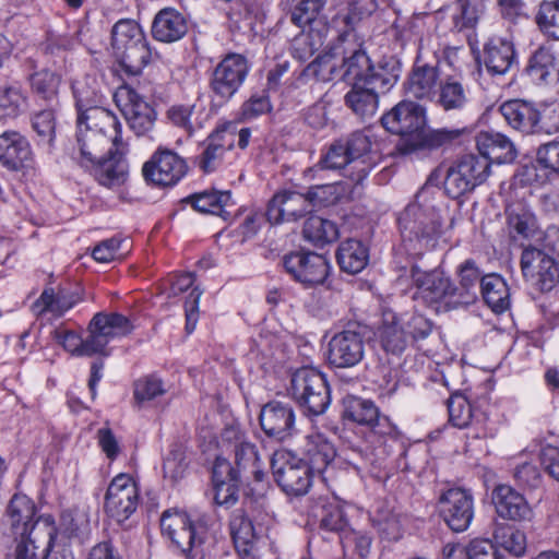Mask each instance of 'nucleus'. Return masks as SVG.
Returning a JSON list of instances; mask_svg holds the SVG:
<instances>
[{
  "instance_id": "4be33fe9",
  "label": "nucleus",
  "mask_w": 559,
  "mask_h": 559,
  "mask_svg": "<svg viewBox=\"0 0 559 559\" xmlns=\"http://www.w3.org/2000/svg\"><path fill=\"white\" fill-rule=\"evenodd\" d=\"M496 513L503 520L512 522H531L534 511L524 495L510 485H497L491 492Z\"/></svg>"
},
{
  "instance_id": "37998d69",
  "label": "nucleus",
  "mask_w": 559,
  "mask_h": 559,
  "mask_svg": "<svg viewBox=\"0 0 559 559\" xmlns=\"http://www.w3.org/2000/svg\"><path fill=\"white\" fill-rule=\"evenodd\" d=\"M314 368L302 367L295 371L292 378L290 392L293 399L304 408V413L310 419L314 411L310 405V399L313 395Z\"/></svg>"
},
{
  "instance_id": "bf43d9fd",
  "label": "nucleus",
  "mask_w": 559,
  "mask_h": 559,
  "mask_svg": "<svg viewBox=\"0 0 559 559\" xmlns=\"http://www.w3.org/2000/svg\"><path fill=\"white\" fill-rule=\"evenodd\" d=\"M134 399L138 403H146L166 393L163 381L156 376L143 377L134 383Z\"/></svg>"
},
{
  "instance_id": "5701e85b",
  "label": "nucleus",
  "mask_w": 559,
  "mask_h": 559,
  "mask_svg": "<svg viewBox=\"0 0 559 559\" xmlns=\"http://www.w3.org/2000/svg\"><path fill=\"white\" fill-rule=\"evenodd\" d=\"M287 457V454L280 453L274 460H271L274 479L287 495L302 496L308 492L311 486V468L300 460L299 464L294 467L288 466V471L284 473L280 469V465L285 464Z\"/></svg>"
},
{
  "instance_id": "aec40b11",
  "label": "nucleus",
  "mask_w": 559,
  "mask_h": 559,
  "mask_svg": "<svg viewBox=\"0 0 559 559\" xmlns=\"http://www.w3.org/2000/svg\"><path fill=\"white\" fill-rule=\"evenodd\" d=\"M344 418L370 428L380 436L391 435L394 426L390 418L381 416L378 406L371 400H365L358 396H347L344 399Z\"/></svg>"
},
{
  "instance_id": "49530a36",
  "label": "nucleus",
  "mask_w": 559,
  "mask_h": 559,
  "mask_svg": "<svg viewBox=\"0 0 559 559\" xmlns=\"http://www.w3.org/2000/svg\"><path fill=\"white\" fill-rule=\"evenodd\" d=\"M507 219L510 231L523 238L533 237L538 229L535 214L523 204L511 205L507 210Z\"/></svg>"
},
{
  "instance_id": "dca6fc26",
  "label": "nucleus",
  "mask_w": 559,
  "mask_h": 559,
  "mask_svg": "<svg viewBox=\"0 0 559 559\" xmlns=\"http://www.w3.org/2000/svg\"><path fill=\"white\" fill-rule=\"evenodd\" d=\"M53 533V518L49 514L40 515L29 533L10 536L13 539L10 559H44L45 545Z\"/></svg>"
},
{
  "instance_id": "b1692460",
  "label": "nucleus",
  "mask_w": 559,
  "mask_h": 559,
  "mask_svg": "<svg viewBox=\"0 0 559 559\" xmlns=\"http://www.w3.org/2000/svg\"><path fill=\"white\" fill-rule=\"evenodd\" d=\"M412 278L416 287V298L439 310L444 308L447 289L450 287V277L437 270L421 272L416 266L412 269Z\"/></svg>"
},
{
  "instance_id": "a19ab883",
  "label": "nucleus",
  "mask_w": 559,
  "mask_h": 559,
  "mask_svg": "<svg viewBox=\"0 0 559 559\" xmlns=\"http://www.w3.org/2000/svg\"><path fill=\"white\" fill-rule=\"evenodd\" d=\"M462 134L460 129H438L429 132L423 130L415 141L406 142L403 146V154H408L417 150H437L452 144Z\"/></svg>"
},
{
  "instance_id": "0eeeda50",
  "label": "nucleus",
  "mask_w": 559,
  "mask_h": 559,
  "mask_svg": "<svg viewBox=\"0 0 559 559\" xmlns=\"http://www.w3.org/2000/svg\"><path fill=\"white\" fill-rule=\"evenodd\" d=\"M558 258L559 235L552 240L547 235L542 248H524L520 262L524 278L540 292L551 290L559 282Z\"/></svg>"
},
{
  "instance_id": "f3484780",
  "label": "nucleus",
  "mask_w": 559,
  "mask_h": 559,
  "mask_svg": "<svg viewBox=\"0 0 559 559\" xmlns=\"http://www.w3.org/2000/svg\"><path fill=\"white\" fill-rule=\"evenodd\" d=\"M186 173V160L166 148H158L143 166L145 179L158 186H174Z\"/></svg>"
},
{
  "instance_id": "c9c22d12",
  "label": "nucleus",
  "mask_w": 559,
  "mask_h": 559,
  "mask_svg": "<svg viewBox=\"0 0 559 559\" xmlns=\"http://www.w3.org/2000/svg\"><path fill=\"white\" fill-rule=\"evenodd\" d=\"M187 32L185 17L174 9H164L157 13L152 25L155 39L173 43L180 39Z\"/></svg>"
},
{
  "instance_id": "412c9836",
  "label": "nucleus",
  "mask_w": 559,
  "mask_h": 559,
  "mask_svg": "<svg viewBox=\"0 0 559 559\" xmlns=\"http://www.w3.org/2000/svg\"><path fill=\"white\" fill-rule=\"evenodd\" d=\"M440 81L439 60L435 57L432 62L423 59V45H419L418 53L409 73L406 91L408 95L417 99H433Z\"/></svg>"
},
{
  "instance_id": "4468645a",
  "label": "nucleus",
  "mask_w": 559,
  "mask_h": 559,
  "mask_svg": "<svg viewBox=\"0 0 559 559\" xmlns=\"http://www.w3.org/2000/svg\"><path fill=\"white\" fill-rule=\"evenodd\" d=\"M439 516L453 532H464L474 518L473 495L463 488L442 491L437 501Z\"/></svg>"
},
{
  "instance_id": "c03bdc74",
  "label": "nucleus",
  "mask_w": 559,
  "mask_h": 559,
  "mask_svg": "<svg viewBox=\"0 0 559 559\" xmlns=\"http://www.w3.org/2000/svg\"><path fill=\"white\" fill-rule=\"evenodd\" d=\"M526 71L534 82H544L551 72L558 71L552 45L540 46L530 58Z\"/></svg>"
},
{
  "instance_id": "7c9ffc66",
  "label": "nucleus",
  "mask_w": 559,
  "mask_h": 559,
  "mask_svg": "<svg viewBox=\"0 0 559 559\" xmlns=\"http://www.w3.org/2000/svg\"><path fill=\"white\" fill-rule=\"evenodd\" d=\"M499 111L504 121L515 131L525 135L535 134L538 121V108L530 102L512 99L504 102Z\"/></svg>"
},
{
  "instance_id": "393cba45",
  "label": "nucleus",
  "mask_w": 559,
  "mask_h": 559,
  "mask_svg": "<svg viewBox=\"0 0 559 559\" xmlns=\"http://www.w3.org/2000/svg\"><path fill=\"white\" fill-rule=\"evenodd\" d=\"M260 425L267 437L284 441L294 431V411L287 404L270 402L260 412Z\"/></svg>"
},
{
  "instance_id": "774afa93",
  "label": "nucleus",
  "mask_w": 559,
  "mask_h": 559,
  "mask_svg": "<svg viewBox=\"0 0 559 559\" xmlns=\"http://www.w3.org/2000/svg\"><path fill=\"white\" fill-rule=\"evenodd\" d=\"M468 559H499L496 546L486 538H475L465 547Z\"/></svg>"
},
{
  "instance_id": "bb28decb",
  "label": "nucleus",
  "mask_w": 559,
  "mask_h": 559,
  "mask_svg": "<svg viewBox=\"0 0 559 559\" xmlns=\"http://www.w3.org/2000/svg\"><path fill=\"white\" fill-rule=\"evenodd\" d=\"M528 182L544 185L559 177V141L540 144L536 151L535 160L524 168Z\"/></svg>"
},
{
  "instance_id": "ddd939ff",
  "label": "nucleus",
  "mask_w": 559,
  "mask_h": 559,
  "mask_svg": "<svg viewBox=\"0 0 559 559\" xmlns=\"http://www.w3.org/2000/svg\"><path fill=\"white\" fill-rule=\"evenodd\" d=\"M73 97L78 111V120H92L95 124L115 127L117 117L110 110L100 106L103 96L93 78H83L72 83Z\"/></svg>"
},
{
  "instance_id": "6e6552de",
  "label": "nucleus",
  "mask_w": 559,
  "mask_h": 559,
  "mask_svg": "<svg viewBox=\"0 0 559 559\" xmlns=\"http://www.w3.org/2000/svg\"><path fill=\"white\" fill-rule=\"evenodd\" d=\"M163 534L182 551H188L190 559H205V528L192 524L183 511H165L160 519Z\"/></svg>"
},
{
  "instance_id": "7ed1b4c3",
  "label": "nucleus",
  "mask_w": 559,
  "mask_h": 559,
  "mask_svg": "<svg viewBox=\"0 0 559 559\" xmlns=\"http://www.w3.org/2000/svg\"><path fill=\"white\" fill-rule=\"evenodd\" d=\"M438 190L421 187L414 202L399 215L397 223L401 246L406 254L421 258L440 248L442 242V202L438 200Z\"/></svg>"
},
{
  "instance_id": "c85d7f7f",
  "label": "nucleus",
  "mask_w": 559,
  "mask_h": 559,
  "mask_svg": "<svg viewBox=\"0 0 559 559\" xmlns=\"http://www.w3.org/2000/svg\"><path fill=\"white\" fill-rule=\"evenodd\" d=\"M36 512L34 502L25 495L16 493L7 508L3 520L4 533L8 536L23 535L33 530Z\"/></svg>"
},
{
  "instance_id": "79ce46f5",
  "label": "nucleus",
  "mask_w": 559,
  "mask_h": 559,
  "mask_svg": "<svg viewBox=\"0 0 559 559\" xmlns=\"http://www.w3.org/2000/svg\"><path fill=\"white\" fill-rule=\"evenodd\" d=\"M340 267L349 274L362 271L369 259L367 247L359 240L348 239L341 243L337 253Z\"/></svg>"
},
{
  "instance_id": "20e7f679",
  "label": "nucleus",
  "mask_w": 559,
  "mask_h": 559,
  "mask_svg": "<svg viewBox=\"0 0 559 559\" xmlns=\"http://www.w3.org/2000/svg\"><path fill=\"white\" fill-rule=\"evenodd\" d=\"M489 176L488 160L474 154H467L445 166L435 168L423 187L432 190L443 185L444 192L451 199H459L472 192Z\"/></svg>"
},
{
  "instance_id": "13d9d810",
  "label": "nucleus",
  "mask_w": 559,
  "mask_h": 559,
  "mask_svg": "<svg viewBox=\"0 0 559 559\" xmlns=\"http://www.w3.org/2000/svg\"><path fill=\"white\" fill-rule=\"evenodd\" d=\"M449 421L460 429L466 428L472 420V405L463 395L455 394L448 400Z\"/></svg>"
},
{
  "instance_id": "338daca9",
  "label": "nucleus",
  "mask_w": 559,
  "mask_h": 559,
  "mask_svg": "<svg viewBox=\"0 0 559 559\" xmlns=\"http://www.w3.org/2000/svg\"><path fill=\"white\" fill-rule=\"evenodd\" d=\"M344 526L343 511L337 504L322 506L321 530L337 534Z\"/></svg>"
},
{
  "instance_id": "864d4df0",
  "label": "nucleus",
  "mask_w": 559,
  "mask_h": 559,
  "mask_svg": "<svg viewBox=\"0 0 559 559\" xmlns=\"http://www.w3.org/2000/svg\"><path fill=\"white\" fill-rule=\"evenodd\" d=\"M496 542L507 551L514 556H521L526 548V536L524 532L512 526H501L495 531Z\"/></svg>"
},
{
  "instance_id": "69168bd1",
  "label": "nucleus",
  "mask_w": 559,
  "mask_h": 559,
  "mask_svg": "<svg viewBox=\"0 0 559 559\" xmlns=\"http://www.w3.org/2000/svg\"><path fill=\"white\" fill-rule=\"evenodd\" d=\"M460 9L461 13L455 19L456 25L460 26V28L463 27H473L478 19L479 15L484 11V5L480 0H460Z\"/></svg>"
},
{
  "instance_id": "8fccbe9b",
  "label": "nucleus",
  "mask_w": 559,
  "mask_h": 559,
  "mask_svg": "<svg viewBox=\"0 0 559 559\" xmlns=\"http://www.w3.org/2000/svg\"><path fill=\"white\" fill-rule=\"evenodd\" d=\"M52 338L72 356H93L94 350L90 337L83 340L79 333L59 326L52 332Z\"/></svg>"
},
{
  "instance_id": "09e8293b",
  "label": "nucleus",
  "mask_w": 559,
  "mask_h": 559,
  "mask_svg": "<svg viewBox=\"0 0 559 559\" xmlns=\"http://www.w3.org/2000/svg\"><path fill=\"white\" fill-rule=\"evenodd\" d=\"M311 252H294L284 260L286 271L305 287H311L314 280V264Z\"/></svg>"
},
{
  "instance_id": "f8f14e48",
  "label": "nucleus",
  "mask_w": 559,
  "mask_h": 559,
  "mask_svg": "<svg viewBox=\"0 0 559 559\" xmlns=\"http://www.w3.org/2000/svg\"><path fill=\"white\" fill-rule=\"evenodd\" d=\"M424 108L411 100H403L382 116L381 123L389 132L402 136L399 150L403 154L406 142L415 141L425 127Z\"/></svg>"
},
{
  "instance_id": "f03ea898",
  "label": "nucleus",
  "mask_w": 559,
  "mask_h": 559,
  "mask_svg": "<svg viewBox=\"0 0 559 559\" xmlns=\"http://www.w3.org/2000/svg\"><path fill=\"white\" fill-rule=\"evenodd\" d=\"M126 145L121 139V123L115 127L78 120L76 145L73 158L105 187L122 185L128 176L123 160Z\"/></svg>"
},
{
  "instance_id": "c756f323",
  "label": "nucleus",
  "mask_w": 559,
  "mask_h": 559,
  "mask_svg": "<svg viewBox=\"0 0 559 559\" xmlns=\"http://www.w3.org/2000/svg\"><path fill=\"white\" fill-rule=\"evenodd\" d=\"M56 537L68 545L84 544L91 537L92 527L88 512L84 509H72L61 514L59 524L56 525Z\"/></svg>"
},
{
  "instance_id": "39448f33",
  "label": "nucleus",
  "mask_w": 559,
  "mask_h": 559,
  "mask_svg": "<svg viewBox=\"0 0 559 559\" xmlns=\"http://www.w3.org/2000/svg\"><path fill=\"white\" fill-rule=\"evenodd\" d=\"M314 190L294 185L274 193L267 204L266 217L273 225L297 222L305 218L302 227L304 239L312 242L314 239Z\"/></svg>"
},
{
  "instance_id": "5fc2aeb1",
  "label": "nucleus",
  "mask_w": 559,
  "mask_h": 559,
  "mask_svg": "<svg viewBox=\"0 0 559 559\" xmlns=\"http://www.w3.org/2000/svg\"><path fill=\"white\" fill-rule=\"evenodd\" d=\"M322 169H342L348 167L350 176L354 178L356 173H353V164L347 155L346 147L342 141L332 143L319 162Z\"/></svg>"
},
{
  "instance_id": "2f4dec72",
  "label": "nucleus",
  "mask_w": 559,
  "mask_h": 559,
  "mask_svg": "<svg viewBox=\"0 0 559 559\" xmlns=\"http://www.w3.org/2000/svg\"><path fill=\"white\" fill-rule=\"evenodd\" d=\"M32 160L28 141L19 132L5 131L0 134V163L8 169L19 170Z\"/></svg>"
},
{
  "instance_id": "ea45409f",
  "label": "nucleus",
  "mask_w": 559,
  "mask_h": 559,
  "mask_svg": "<svg viewBox=\"0 0 559 559\" xmlns=\"http://www.w3.org/2000/svg\"><path fill=\"white\" fill-rule=\"evenodd\" d=\"M471 103V91L454 76H449L439 84L437 104L445 111L464 110Z\"/></svg>"
},
{
  "instance_id": "e433bc0d",
  "label": "nucleus",
  "mask_w": 559,
  "mask_h": 559,
  "mask_svg": "<svg viewBox=\"0 0 559 559\" xmlns=\"http://www.w3.org/2000/svg\"><path fill=\"white\" fill-rule=\"evenodd\" d=\"M82 300L79 292L60 290L55 295L52 289H45L40 297L34 302L33 311L40 316L51 313L60 317Z\"/></svg>"
},
{
  "instance_id": "0e129e2a",
  "label": "nucleus",
  "mask_w": 559,
  "mask_h": 559,
  "mask_svg": "<svg viewBox=\"0 0 559 559\" xmlns=\"http://www.w3.org/2000/svg\"><path fill=\"white\" fill-rule=\"evenodd\" d=\"M476 300V297H474L468 289H464L460 284L455 285L450 278V287L447 289L443 309L451 310L466 307L473 305Z\"/></svg>"
},
{
  "instance_id": "3c124183",
  "label": "nucleus",
  "mask_w": 559,
  "mask_h": 559,
  "mask_svg": "<svg viewBox=\"0 0 559 559\" xmlns=\"http://www.w3.org/2000/svg\"><path fill=\"white\" fill-rule=\"evenodd\" d=\"M235 461L239 468L249 471L255 480L264 478V472L260 467V457L257 447L248 441L240 442L235 449Z\"/></svg>"
},
{
  "instance_id": "423d86ee",
  "label": "nucleus",
  "mask_w": 559,
  "mask_h": 559,
  "mask_svg": "<svg viewBox=\"0 0 559 559\" xmlns=\"http://www.w3.org/2000/svg\"><path fill=\"white\" fill-rule=\"evenodd\" d=\"M111 46L119 71L128 76L139 75L151 60L143 29L133 20H120L114 25Z\"/></svg>"
},
{
  "instance_id": "4c0bfd02",
  "label": "nucleus",
  "mask_w": 559,
  "mask_h": 559,
  "mask_svg": "<svg viewBox=\"0 0 559 559\" xmlns=\"http://www.w3.org/2000/svg\"><path fill=\"white\" fill-rule=\"evenodd\" d=\"M480 294L486 305L495 312L502 313L510 308V289L502 276L490 273L481 277Z\"/></svg>"
},
{
  "instance_id": "2eb2a0df",
  "label": "nucleus",
  "mask_w": 559,
  "mask_h": 559,
  "mask_svg": "<svg viewBox=\"0 0 559 559\" xmlns=\"http://www.w3.org/2000/svg\"><path fill=\"white\" fill-rule=\"evenodd\" d=\"M139 504V488L134 478L126 473L116 475L105 496L106 513L118 522L128 520Z\"/></svg>"
},
{
  "instance_id": "473e14b6",
  "label": "nucleus",
  "mask_w": 559,
  "mask_h": 559,
  "mask_svg": "<svg viewBox=\"0 0 559 559\" xmlns=\"http://www.w3.org/2000/svg\"><path fill=\"white\" fill-rule=\"evenodd\" d=\"M479 157L497 164L512 163L516 158V150L512 141L498 132H480L477 136Z\"/></svg>"
},
{
  "instance_id": "a211bd4d",
  "label": "nucleus",
  "mask_w": 559,
  "mask_h": 559,
  "mask_svg": "<svg viewBox=\"0 0 559 559\" xmlns=\"http://www.w3.org/2000/svg\"><path fill=\"white\" fill-rule=\"evenodd\" d=\"M133 330L130 320L119 313H96L88 324V337L94 354H106L107 345Z\"/></svg>"
},
{
  "instance_id": "cd10ccee",
  "label": "nucleus",
  "mask_w": 559,
  "mask_h": 559,
  "mask_svg": "<svg viewBox=\"0 0 559 559\" xmlns=\"http://www.w3.org/2000/svg\"><path fill=\"white\" fill-rule=\"evenodd\" d=\"M353 164L354 180L360 182L378 162V154L371 150V140L364 132H354L343 142Z\"/></svg>"
},
{
  "instance_id": "052dcab7",
  "label": "nucleus",
  "mask_w": 559,
  "mask_h": 559,
  "mask_svg": "<svg viewBox=\"0 0 559 559\" xmlns=\"http://www.w3.org/2000/svg\"><path fill=\"white\" fill-rule=\"evenodd\" d=\"M459 283L464 289H468L476 299L478 298V283L481 287L483 272L473 259L462 262L457 269Z\"/></svg>"
},
{
  "instance_id": "72a5a7b5",
  "label": "nucleus",
  "mask_w": 559,
  "mask_h": 559,
  "mask_svg": "<svg viewBox=\"0 0 559 559\" xmlns=\"http://www.w3.org/2000/svg\"><path fill=\"white\" fill-rule=\"evenodd\" d=\"M170 293L174 296L183 294L191 288L185 301L186 311V330L188 333H192L197 326L199 319V302L202 296V290L194 286V276L192 273H180L175 274L169 278Z\"/></svg>"
},
{
  "instance_id": "4d7b16f0",
  "label": "nucleus",
  "mask_w": 559,
  "mask_h": 559,
  "mask_svg": "<svg viewBox=\"0 0 559 559\" xmlns=\"http://www.w3.org/2000/svg\"><path fill=\"white\" fill-rule=\"evenodd\" d=\"M382 348L393 355L402 354L407 346L406 332L396 323L384 324L380 332Z\"/></svg>"
},
{
  "instance_id": "f257e3e1",
  "label": "nucleus",
  "mask_w": 559,
  "mask_h": 559,
  "mask_svg": "<svg viewBox=\"0 0 559 559\" xmlns=\"http://www.w3.org/2000/svg\"><path fill=\"white\" fill-rule=\"evenodd\" d=\"M335 56V49H332L317 57V80L326 82L340 74L350 85L344 96L346 106L362 119L374 116L380 94L389 92L397 82V62L391 60L374 66L364 50L357 49L348 58L342 59L338 69Z\"/></svg>"
},
{
  "instance_id": "a878e982",
  "label": "nucleus",
  "mask_w": 559,
  "mask_h": 559,
  "mask_svg": "<svg viewBox=\"0 0 559 559\" xmlns=\"http://www.w3.org/2000/svg\"><path fill=\"white\" fill-rule=\"evenodd\" d=\"M481 62L491 75H504L516 63V52L512 40L493 36L484 45Z\"/></svg>"
},
{
  "instance_id": "f704fd0d",
  "label": "nucleus",
  "mask_w": 559,
  "mask_h": 559,
  "mask_svg": "<svg viewBox=\"0 0 559 559\" xmlns=\"http://www.w3.org/2000/svg\"><path fill=\"white\" fill-rule=\"evenodd\" d=\"M213 483L217 504H233L237 501V474L225 459L217 457L213 467Z\"/></svg>"
},
{
  "instance_id": "1a4fd4ad",
  "label": "nucleus",
  "mask_w": 559,
  "mask_h": 559,
  "mask_svg": "<svg viewBox=\"0 0 559 559\" xmlns=\"http://www.w3.org/2000/svg\"><path fill=\"white\" fill-rule=\"evenodd\" d=\"M370 330L364 324H349L347 329L335 334L329 342L326 358L336 368L357 365L364 357L365 341Z\"/></svg>"
},
{
  "instance_id": "6ab92c4d",
  "label": "nucleus",
  "mask_w": 559,
  "mask_h": 559,
  "mask_svg": "<svg viewBox=\"0 0 559 559\" xmlns=\"http://www.w3.org/2000/svg\"><path fill=\"white\" fill-rule=\"evenodd\" d=\"M236 133L237 123L226 121L209 135L199 159V166L204 173H213L223 164L225 154L235 146Z\"/></svg>"
},
{
  "instance_id": "603ef678",
  "label": "nucleus",
  "mask_w": 559,
  "mask_h": 559,
  "mask_svg": "<svg viewBox=\"0 0 559 559\" xmlns=\"http://www.w3.org/2000/svg\"><path fill=\"white\" fill-rule=\"evenodd\" d=\"M60 82V75L47 69L36 71L29 76L32 90L46 99L57 95Z\"/></svg>"
},
{
  "instance_id": "58836bf2",
  "label": "nucleus",
  "mask_w": 559,
  "mask_h": 559,
  "mask_svg": "<svg viewBox=\"0 0 559 559\" xmlns=\"http://www.w3.org/2000/svg\"><path fill=\"white\" fill-rule=\"evenodd\" d=\"M188 202L200 213L217 215L224 219L228 216L227 209L235 204L229 191L218 190L194 193L188 198Z\"/></svg>"
},
{
  "instance_id": "a18cd8bd",
  "label": "nucleus",
  "mask_w": 559,
  "mask_h": 559,
  "mask_svg": "<svg viewBox=\"0 0 559 559\" xmlns=\"http://www.w3.org/2000/svg\"><path fill=\"white\" fill-rule=\"evenodd\" d=\"M165 115L168 123L183 130L190 136L204 127L203 121L195 115V106L191 104H174L168 107Z\"/></svg>"
},
{
  "instance_id": "de8ad7c7",
  "label": "nucleus",
  "mask_w": 559,
  "mask_h": 559,
  "mask_svg": "<svg viewBox=\"0 0 559 559\" xmlns=\"http://www.w3.org/2000/svg\"><path fill=\"white\" fill-rule=\"evenodd\" d=\"M230 531L238 551L250 556L258 539L251 520L243 514H235L230 521Z\"/></svg>"
},
{
  "instance_id": "6e6d98bb",
  "label": "nucleus",
  "mask_w": 559,
  "mask_h": 559,
  "mask_svg": "<svg viewBox=\"0 0 559 559\" xmlns=\"http://www.w3.org/2000/svg\"><path fill=\"white\" fill-rule=\"evenodd\" d=\"M536 22L544 33L559 39V0L543 2Z\"/></svg>"
},
{
  "instance_id": "9b49d317",
  "label": "nucleus",
  "mask_w": 559,
  "mask_h": 559,
  "mask_svg": "<svg viewBox=\"0 0 559 559\" xmlns=\"http://www.w3.org/2000/svg\"><path fill=\"white\" fill-rule=\"evenodd\" d=\"M249 73L248 60L239 53H228L214 69L210 87L214 99L228 102L241 87Z\"/></svg>"
},
{
  "instance_id": "9d476101",
  "label": "nucleus",
  "mask_w": 559,
  "mask_h": 559,
  "mask_svg": "<svg viewBox=\"0 0 559 559\" xmlns=\"http://www.w3.org/2000/svg\"><path fill=\"white\" fill-rule=\"evenodd\" d=\"M114 98L128 126L136 135H146L154 129L157 119L155 109L131 86L118 87Z\"/></svg>"
},
{
  "instance_id": "680f3d73",
  "label": "nucleus",
  "mask_w": 559,
  "mask_h": 559,
  "mask_svg": "<svg viewBox=\"0 0 559 559\" xmlns=\"http://www.w3.org/2000/svg\"><path fill=\"white\" fill-rule=\"evenodd\" d=\"M25 106L26 97L19 87L9 86L0 90V110L4 116H17Z\"/></svg>"
},
{
  "instance_id": "e2e57ef3",
  "label": "nucleus",
  "mask_w": 559,
  "mask_h": 559,
  "mask_svg": "<svg viewBox=\"0 0 559 559\" xmlns=\"http://www.w3.org/2000/svg\"><path fill=\"white\" fill-rule=\"evenodd\" d=\"M123 242L124 240L118 237L103 240L94 247L92 255L97 262L108 263L123 255L121 251Z\"/></svg>"
}]
</instances>
